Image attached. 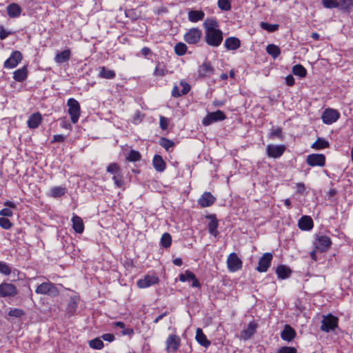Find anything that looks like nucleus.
I'll return each mask as SVG.
<instances>
[{"label": "nucleus", "instance_id": "1", "mask_svg": "<svg viewBox=\"0 0 353 353\" xmlns=\"http://www.w3.org/2000/svg\"><path fill=\"white\" fill-rule=\"evenodd\" d=\"M205 30L204 40L211 47H219L223 40V32L219 28V24L216 18H207L203 22Z\"/></svg>", "mask_w": 353, "mask_h": 353}, {"label": "nucleus", "instance_id": "2", "mask_svg": "<svg viewBox=\"0 0 353 353\" xmlns=\"http://www.w3.org/2000/svg\"><path fill=\"white\" fill-rule=\"evenodd\" d=\"M107 172L112 175V180L114 186L117 188H122L124 185L123 176L122 169L117 163H111L106 168Z\"/></svg>", "mask_w": 353, "mask_h": 353}, {"label": "nucleus", "instance_id": "3", "mask_svg": "<svg viewBox=\"0 0 353 353\" xmlns=\"http://www.w3.org/2000/svg\"><path fill=\"white\" fill-rule=\"evenodd\" d=\"M67 106L72 123H77L81 115V106L79 101L74 98H70L67 101Z\"/></svg>", "mask_w": 353, "mask_h": 353}, {"label": "nucleus", "instance_id": "4", "mask_svg": "<svg viewBox=\"0 0 353 353\" xmlns=\"http://www.w3.org/2000/svg\"><path fill=\"white\" fill-rule=\"evenodd\" d=\"M339 325V319L332 315L328 314L323 316L321 321V330L325 332H330L334 331Z\"/></svg>", "mask_w": 353, "mask_h": 353}, {"label": "nucleus", "instance_id": "5", "mask_svg": "<svg viewBox=\"0 0 353 353\" xmlns=\"http://www.w3.org/2000/svg\"><path fill=\"white\" fill-rule=\"evenodd\" d=\"M181 340L176 334H170L165 341V350L167 353H176L181 347Z\"/></svg>", "mask_w": 353, "mask_h": 353}, {"label": "nucleus", "instance_id": "6", "mask_svg": "<svg viewBox=\"0 0 353 353\" xmlns=\"http://www.w3.org/2000/svg\"><path fill=\"white\" fill-rule=\"evenodd\" d=\"M331 239L326 235L316 234L314 241V248L320 252L327 251L332 245Z\"/></svg>", "mask_w": 353, "mask_h": 353}, {"label": "nucleus", "instance_id": "7", "mask_svg": "<svg viewBox=\"0 0 353 353\" xmlns=\"http://www.w3.org/2000/svg\"><path fill=\"white\" fill-rule=\"evenodd\" d=\"M227 267L230 272H237L242 268L243 261L236 253L232 252L228 256Z\"/></svg>", "mask_w": 353, "mask_h": 353}, {"label": "nucleus", "instance_id": "8", "mask_svg": "<svg viewBox=\"0 0 353 353\" xmlns=\"http://www.w3.org/2000/svg\"><path fill=\"white\" fill-rule=\"evenodd\" d=\"M340 118V113L333 108H326L321 116L323 122L326 125H331L338 121Z\"/></svg>", "mask_w": 353, "mask_h": 353}, {"label": "nucleus", "instance_id": "9", "mask_svg": "<svg viewBox=\"0 0 353 353\" xmlns=\"http://www.w3.org/2000/svg\"><path fill=\"white\" fill-rule=\"evenodd\" d=\"M226 119V115L221 110H216L208 113L205 117L203 119L202 124L205 126H208L212 123L223 121Z\"/></svg>", "mask_w": 353, "mask_h": 353}, {"label": "nucleus", "instance_id": "10", "mask_svg": "<svg viewBox=\"0 0 353 353\" xmlns=\"http://www.w3.org/2000/svg\"><path fill=\"white\" fill-rule=\"evenodd\" d=\"M202 32L197 28H192L184 34L183 39L189 44H196L201 40Z\"/></svg>", "mask_w": 353, "mask_h": 353}, {"label": "nucleus", "instance_id": "11", "mask_svg": "<svg viewBox=\"0 0 353 353\" xmlns=\"http://www.w3.org/2000/svg\"><path fill=\"white\" fill-rule=\"evenodd\" d=\"M22 54L18 51H13L9 58L4 62L3 66L7 69H12L17 66V65L22 61Z\"/></svg>", "mask_w": 353, "mask_h": 353}, {"label": "nucleus", "instance_id": "12", "mask_svg": "<svg viewBox=\"0 0 353 353\" xmlns=\"http://www.w3.org/2000/svg\"><path fill=\"white\" fill-rule=\"evenodd\" d=\"M17 294V289L14 284L7 282L0 284V297H12Z\"/></svg>", "mask_w": 353, "mask_h": 353}, {"label": "nucleus", "instance_id": "13", "mask_svg": "<svg viewBox=\"0 0 353 353\" xmlns=\"http://www.w3.org/2000/svg\"><path fill=\"white\" fill-rule=\"evenodd\" d=\"M35 292L39 294L56 295L58 293V290L53 283L44 282L38 285Z\"/></svg>", "mask_w": 353, "mask_h": 353}, {"label": "nucleus", "instance_id": "14", "mask_svg": "<svg viewBox=\"0 0 353 353\" xmlns=\"http://www.w3.org/2000/svg\"><path fill=\"white\" fill-rule=\"evenodd\" d=\"M306 163L311 167H323L325 164V156L323 154H311L307 157Z\"/></svg>", "mask_w": 353, "mask_h": 353}, {"label": "nucleus", "instance_id": "15", "mask_svg": "<svg viewBox=\"0 0 353 353\" xmlns=\"http://www.w3.org/2000/svg\"><path fill=\"white\" fill-rule=\"evenodd\" d=\"M285 150L284 145L269 144L266 148V153L269 157L277 159L281 157Z\"/></svg>", "mask_w": 353, "mask_h": 353}, {"label": "nucleus", "instance_id": "16", "mask_svg": "<svg viewBox=\"0 0 353 353\" xmlns=\"http://www.w3.org/2000/svg\"><path fill=\"white\" fill-rule=\"evenodd\" d=\"M272 254L271 253H265L259 260L256 270L259 272H265L270 267L272 260Z\"/></svg>", "mask_w": 353, "mask_h": 353}, {"label": "nucleus", "instance_id": "17", "mask_svg": "<svg viewBox=\"0 0 353 353\" xmlns=\"http://www.w3.org/2000/svg\"><path fill=\"white\" fill-rule=\"evenodd\" d=\"M159 281V278L155 275L147 274L143 279L137 281V286L139 288H146L157 284Z\"/></svg>", "mask_w": 353, "mask_h": 353}, {"label": "nucleus", "instance_id": "18", "mask_svg": "<svg viewBox=\"0 0 353 353\" xmlns=\"http://www.w3.org/2000/svg\"><path fill=\"white\" fill-rule=\"evenodd\" d=\"M179 281L181 282L192 281L191 286L193 288H200L201 284L196 279L195 274L190 270H186L184 273L179 274Z\"/></svg>", "mask_w": 353, "mask_h": 353}, {"label": "nucleus", "instance_id": "19", "mask_svg": "<svg viewBox=\"0 0 353 353\" xmlns=\"http://www.w3.org/2000/svg\"><path fill=\"white\" fill-rule=\"evenodd\" d=\"M216 201V198L209 192H205L198 200V203L201 208H207L212 205Z\"/></svg>", "mask_w": 353, "mask_h": 353}, {"label": "nucleus", "instance_id": "20", "mask_svg": "<svg viewBox=\"0 0 353 353\" xmlns=\"http://www.w3.org/2000/svg\"><path fill=\"white\" fill-rule=\"evenodd\" d=\"M42 120L43 117L41 114L39 112H34L29 117L27 121L28 127L30 129H36L40 125Z\"/></svg>", "mask_w": 353, "mask_h": 353}, {"label": "nucleus", "instance_id": "21", "mask_svg": "<svg viewBox=\"0 0 353 353\" xmlns=\"http://www.w3.org/2000/svg\"><path fill=\"white\" fill-rule=\"evenodd\" d=\"M258 325L254 321L250 322L246 328L241 332V339L246 341L250 339L256 332Z\"/></svg>", "mask_w": 353, "mask_h": 353}, {"label": "nucleus", "instance_id": "22", "mask_svg": "<svg viewBox=\"0 0 353 353\" xmlns=\"http://www.w3.org/2000/svg\"><path fill=\"white\" fill-rule=\"evenodd\" d=\"M71 58V50L69 48L63 51H58L54 58V61L58 64H62L68 61Z\"/></svg>", "mask_w": 353, "mask_h": 353}, {"label": "nucleus", "instance_id": "23", "mask_svg": "<svg viewBox=\"0 0 353 353\" xmlns=\"http://www.w3.org/2000/svg\"><path fill=\"white\" fill-rule=\"evenodd\" d=\"M7 14L10 18H18L22 13L21 7L17 3H12L6 7Z\"/></svg>", "mask_w": 353, "mask_h": 353}, {"label": "nucleus", "instance_id": "24", "mask_svg": "<svg viewBox=\"0 0 353 353\" xmlns=\"http://www.w3.org/2000/svg\"><path fill=\"white\" fill-rule=\"evenodd\" d=\"M3 205L6 208L0 210V216L6 218L12 216L13 212L12 209H17V205L14 202L8 200L3 203Z\"/></svg>", "mask_w": 353, "mask_h": 353}, {"label": "nucleus", "instance_id": "25", "mask_svg": "<svg viewBox=\"0 0 353 353\" xmlns=\"http://www.w3.org/2000/svg\"><path fill=\"white\" fill-rule=\"evenodd\" d=\"M205 17V12L201 10H190L188 12V19L192 23H197Z\"/></svg>", "mask_w": 353, "mask_h": 353}, {"label": "nucleus", "instance_id": "26", "mask_svg": "<svg viewBox=\"0 0 353 353\" xmlns=\"http://www.w3.org/2000/svg\"><path fill=\"white\" fill-rule=\"evenodd\" d=\"M214 73V68L209 62L203 63L198 69L199 76L201 77H208Z\"/></svg>", "mask_w": 353, "mask_h": 353}, {"label": "nucleus", "instance_id": "27", "mask_svg": "<svg viewBox=\"0 0 353 353\" xmlns=\"http://www.w3.org/2000/svg\"><path fill=\"white\" fill-rule=\"evenodd\" d=\"M298 225L301 230L309 231L312 229L314 223L312 218L305 215L299 219Z\"/></svg>", "mask_w": 353, "mask_h": 353}, {"label": "nucleus", "instance_id": "28", "mask_svg": "<svg viewBox=\"0 0 353 353\" xmlns=\"http://www.w3.org/2000/svg\"><path fill=\"white\" fill-rule=\"evenodd\" d=\"M71 221L72 223V228L74 232L78 234H82L84 231V223L83 219L77 214H73Z\"/></svg>", "mask_w": 353, "mask_h": 353}, {"label": "nucleus", "instance_id": "29", "mask_svg": "<svg viewBox=\"0 0 353 353\" xmlns=\"http://www.w3.org/2000/svg\"><path fill=\"white\" fill-rule=\"evenodd\" d=\"M224 46L228 50H236L241 46V41L235 37L227 38L224 42Z\"/></svg>", "mask_w": 353, "mask_h": 353}, {"label": "nucleus", "instance_id": "30", "mask_svg": "<svg viewBox=\"0 0 353 353\" xmlns=\"http://www.w3.org/2000/svg\"><path fill=\"white\" fill-rule=\"evenodd\" d=\"M295 336L296 332L294 329L289 325H285L283 330L281 333V339L286 341H291L295 338Z\"/></svg>", "mask_w": 353, "mask_h": 353}, {"label": "nucleus", "instance_id": "31", "mask_svg": "<svg viewBox=\"0 0 353 353\" xmlns=\"http://www.w3.org/2000/svg\"><path fill=\"white\" fill-rule=\"evenodd\" d=\"M152 165L156 171L162 172L166 168V163L163 159L162 157L159 154H155L152 159Z\"/></svg>", "mask_w": 353, "mask_h": 353}, {"label": "nucleus", "instance_id": "32", "mask_svg": "<svg viewBox=\"0 0 353 353\" xmlns=\"http://www.w3.org/2000/svg\"><path fill=\"white\" fill-rule=\"evenodd\" d=\"M28 74V70L27 66H23L22 68L15 70L13 73V79L18 82L24 81Z\"/></svg>", "mask_w": 353, "mask_h": 353}, {"label": "nucleus", "instance_id": "33", "mask_svg": "<svg viewBox=\"0 0 353 353\" xmlns=\"http://www.w3.org/2000/svg\"><path fill=\"white\" fill-rule=\"evenodd\" d=\"M195 339L196 341L204 347H208L211 344L201 328L196 329Z\"/></svg>", "mask_w": 353, "mask_h": 353}, {"label": "nucleus", "instance_id": "34", "mask_svg": "<svg viewBox=\"0 0 353 353\" xmlns=\"http://www.w3.org/2000/svg\"><path fill=\"white\" fill-rule=\"evenodd\" d=\"M276 273L279 279H286L291 276L292 270L285 265H279L276 268Z\"/></svg>", "mask_w": 353, "mask_h": 353}, {"label": "nucleus", "instance_id": "35", "mask_svg": "<svg viewBox=\"0 0 353 353\" xmlns=\"http://www.w3.org/2000/svg\"><path fill=\"white\" fill-rule=\"evenodd\" d=\"M99 77L105 79H113L116 77V72L113 70L108 69L105 66L99 68Z\"/></svg>", "mask_w": 353, "mask_h": 353}, {"label": "nucleus", "instance_id": "36", "mask_svg": "<svg viewBox=\"0 0 353 353\" xmlns=\"http://www.w3.org/2000/svg\"><path fill=\"white\" fill-rule=\"evenodd\" d=\"M168 74L166 65L163 63L158 62L154 70L153 75L157 78H162Z\"/></svg>", "mask_w": 353, "mask_h": 353}, {"label": "nucleus", "instance_id": "37", "mask_svg": "<svg viewBox=\"0 0 353 353\" xmlns=\"http://www.w3.org/2000/svg\"><path fill=\"white\" fill-rule=\"evenodd\" d=\"M330 147L329 142L323 138H318L316 141L312 143L311 148L316 150H323Z\"/></svg>", "mask_w": 353, "mask_h": 353}, {"label": "nucleus", "instance_id": "38", "mask_svg": "<svg viewBox=\"0 0 353 353\" xmlns=\"http://www.w3.org/2000/svg\"><path fill=\"white\" fill-rule=\"evenodd\" d=\"M66 190L65 187L55 186L50 189L49 195L53 198L61 197L66 193Z\"/></svg>", "mask_w": 353, "mask_h": 353}, {"label": "nucleus", "instance_id": "39", "mask_svg": "<svg viewBox=\"0 0 353 353\" xmlns=\"http://www.w3.org/2000/svg\"><path fill=\"white\" fill-rule=\"evenodd\" d=\"M266 52L272 56L273 59H276L281 54V50L279 46L274 44H269L266 47Z\"/></svg>", "mask_w": 353, "mask_h": 353}, {"label": "nucleus", "instance_id": "40", "mask_svg": "<svg viewBox=\"0 0 353 353\" xmlns=\"http://www.w3.org/2000/svg\"><path fill=\"white\" fill-rule=\"evenodd\" d=\"M338 8L342 11L349 12L353 8V0H339Z\"/></svg>", "mask_w": 353, "mask_h": 353}, {"label": "nucleus", "instance_id": "41", "mask_svg": "<svg viewBox=\"0 0 353 353\" xmlns=\"http://www.w3.org/2000/svg\"><path fill=\"white\" fill-rule=\"evenodd\" d=\"M292 73L301 78H304L307 75V70L301 64H296L292 67Z\"/></svg>", "mask_w": 353, "mask_h": 353}, {"label": "nucleus", "instance_id": "42", "mask_svg": "<svg viewBox=\"0 0 353 353\" xmlns=\"http://www.w3.org/2000/svg\"><path fill=\"white\" fill-rule=\"evenodd\" d=\"M89 346L90 347H91L92 349H94V350H102L104 347V343L103 342V341L101 339V338H95L92 340H90L89 342Z\"/></svg>", "mask_w": 353, "mask_h": 353}, {"label": "nucleus", "instance_id": "43", "mask_svg": "<svg viewBox=\"0 0 353 353\" xmlns=\"http://www.w3.org/2000/svg\"><path fill=\"white\" fill-rule=\"evenodd\" d=\"M174 50L176 54L183 56L187 52L188 47L184 43L179 42L175 45Z\"/></svg>", "mask_w": 353, "mask_h": 353}, {"label": "nucleus", "instance_id": "44", "mask_svg": "<svg viewBox=\"0 0 353 353\" xmlns=\"http://www.w3.org/2000/svg\"><path fill=\"white\" fill-rule=\"evenodd\" d=\"M172 244V236L171 235L168 233L165 232L163 234L161 238V245L162 247L165 248H170Z\"/></svg>", "mask_w": 353, "mask_h": 353}, {"label": "nucleus", "instance_id": "45", "mask_svg": "<svg viewBox=\"0 0 353 353\" xmlns=\"http://www.w3.org/2000/svg\"><path fill=\"white\" fill-rule=\"evenodd\" d=\"M141 159V155L139 152L137 150H132L130 151L126 159L130 162H137L140 161Z\"/></svg>", "mask_w": 353, "mask_h": 353}, {"label": "nucleus", "instance_id": "46", "mask_svg": "<svg viewBox=\"0 0 353 353\" xmlns=\"http://www.w3.org/2000/svg\"><path fill=\"white\" fill-rule=\"evenodd\" d=\"M12 272L10 265L4 261H0V274L4 276H9Z\"/></svg>", "mask_w": 353, "mask_h": 353}, {"label": "nucleus", "instance_id": "47", "mask_svg": "<svg viewBox=\"0 0 353 353\" xmlns=\"http://www.w3.org/2000/svg\"><path fill=\"white\" fill-rule=\"evenodd\" d=\"M260 26L261 28L269 32H275L279 29L278 24H270L266 22H261Z\"/></svg>", "mask_w": 353, "mask_h": 353}, {"label": "nucleus", "instance_id": "48", "mask_svg": "<svg viewBox=\"0 0 353 353\" xmlns=\"http://www.w3.org/2000/svg\"><path fill=\"white\" fill-rule=\"evenodd\" d=\"M217 228H218V222L216 219H213L208 224V230L209 232L214 236L217 235Z\"/></svg>", "mask_w": 353, "mask_h": 353}, {"label": "nucleus", "instance_id": "49", "mask_svg": "<svg viewBox=\"0 0 353 353\" xmlns=\"http://www.w3.org/2000/svg\"><path fill=\"white\" fill-rule=\"evenodd\" d=\"M159 144L167 151H168L170 148L174 146V143L173 141L164 137L160 139Z\"/></svg>", "mask_w": 353, "mask_h": 353}, {"label": "nucleus", "instance_id": "50", "mask_svg": "<svg viewBox=\"0 0 353 353\" xmlns=\"http://www.w3.org/2000/svg\"><path fill=\"white\" fill-rule=\"evenodd\" d=\"M218 7L223 11H228L231 10L230 0H218Z\"/></svg>", "mask_w": 353, "mask_h": 353}, {"label": "nucleus", "instance_id": "51", "mask_svg": "<svg viewBox=\"0 0 353 353\" xmlns=\"http://www.w3.org/2000/svg\"><path fill=\"white\" fill-rule=\"evenodd\" d=\"M322 4L325 8L332 9L338 8V0H321Z\"/></svg>", "mask_w": 353, "mask_h": 353}, {"label": "nucleus", "instance_id": "52", "mask_svg": "<svg viewBox=\"0 0 353 353\" xmlns=\"http://www.w3.org/2000/svg\"><path fill=\"white\" fill-rule=\"evenodd\" d=\"M13 224L6 217H0V227L4 230H10L12 228Z\"/></svg>", "mask_w": 353, "mask_h": 353}, {"label": "nucleus", "instance_id": "53", "mask_svg": "<svg viewBox=\"0 0 353 353\" xmlns=\"http://www.w3.org/2000/svg\"><path fill=\"white\" fill-rule=\"evenodd\" d=\"M25 314V312L23 310L19 308H11L8 312V315L10 316L13 317H21Z\"/></svg>", "mask_w": 353, "mask_h": 353}, {"label": "nucleus", "instance_id": "54", "mask_svg": "<svg viewBox=\"0 0 353 353\" xmlns=\"http://www.w3.org/2000/svg\"><path fill=\"white\" fill-rule=\"evenodd\" d=\"M297 350L294 347L283 346L277 350L276 353H296Z\"/></svg>", "mask_w": 353, "mask_h": 353}, {"label": "nucleus", "instance_id": "55", "mask_svg": "<svg viewBox=\"0 0 353 353\" xmlns=\"http://www.w3.org/2000/svg\"><path fill=\"white\" fill-rule=\"evenodd\" d=\"M270 137L271 139H273L274 137H278L280 139H282L283 137V134H282V129H281V128L278 127L276 129L273 130L270 133Z\"/></svg>", "mask_w": 353, "mask_h": 353}, {"label": "nucleus", "instance_id": "56", "mask_svg": "<svg viewBox=\"0 0 353 353\" xmlns=\"http://www.w3.org/2000/svg\"><path fill=\"white\" fill-rule=\"evenodd\" d=\"M159 125H160V128H161V130H167L168 127V119L163 116H160Z\"/></svg>", "mask_w": 353, "mask_h": 353}, {"label": "nucleus", "instance_id": "57", "mask_svg": "<svg viewBox=\"0 0 353 353\" xmlns=\"http://www.w3.org/2000/svg\"><path fill=\"white\" fill-rule=\"evenodd\" d=\"M13 32L11 31L6 30L3 26H0V39L4 40L9 35L12 34Z\"/></svg>", "mask_w": 353, "mask_h": 353}, {"label": "nucleus", "instance_id": "58", "mask_svg": "<svg viewBox=\"0 0 353 353\" xmlns=\"http://www.w3.org/2000/svg\"><path fill=\"white\" fill-rule=\"evenodd\" d=\"M180 85L182 87V90H181V93H182V95H185L186 94H188L190 90V85L188 83L184 81H181L180 82Z\"/></svg>", "mask_w": 353, "mask_h": 353}, {"label": "nucleus", "instance_id": "59", "mask_svg": "<svg viewBox=\"0 0 353 353\" xmlns=\"http://www.w3.org/2000/svg\"><path fill=\"white\" fill-rule=\"evenodd\" d=\"M141 53L145 58L148 59L149 57L152 56V51L148 47H143L141 50Z\"/></svg>", "mask_w": 353, "mask_h": 353}, {"label": "nucleus", "instance_id": "60", "mask_svg": "<svg viewBox=\"0 0 353 353\" xmlns=\"http://www.w3.org/2000/svg\"><path fill=\"white\" fill-rule=\"evenodd\" d=\"M65 140V137L62 134H56L53 136L51 143H63Z\"/></svg>", "mask_w": 353, "mask_h": 353}, {"label": "nucleus", "instance_id": "61", "mask_svg": "<svg viewBox=\"0 0 353 353\" xmlns=\"http://www.w3.org/2000/svg\"><path fill=\"white\" fill-rule=\"evenodd\" d=\"M101 338L105 341H108V342H112L114 341L115 339V336L113 334H110V333H107V334H103Z\"/></svg>", "mask_w": 353, "mask_h": 353}, {"label": "nucleus", "instance_id": "62", "mask_svg": "<svg viewBox=\"0 0 353 353\" xmlns=\"http://www.w3.org/2000/svg\"><path fill=\"white\" fill-rule=\"evenodd\" d=\"M296 187V192L299 194H303L305 190V186L303 183H297Z\"/></svg>", "mask_w": 353, "mask_h": 353}, {"label": "nucleus", "instance_id": "63", "mask_svg": "<svg viewBox=\"0 0 353 353\" xmlns=\"http://www.w3.org/2000/svg\"><path fill=\"white\" fill-rule=\"evenodd\" d=\"M172 97H176V98L182 96L181 91L179 90L178 86H176V85L174 86V88L172 90Z\"/></svg>", "mask_w": 353, "mask_h": 353}, {"label": "nucleus", "instance_id": "64", "mask_svg": "<svg viewBox=\"0 0 353 353\" xmlns=\"http://www.w3.org/2000/svg\"><path fill=\"white\" fill-rule=\"evenodd\" d=\"M285 83L288 86H292L294 85V78L292 75H288L285 77Z\"/></svg>", "mask_w": 353, "mask_h": 353}]
</instances>
